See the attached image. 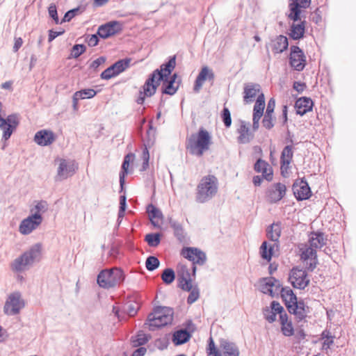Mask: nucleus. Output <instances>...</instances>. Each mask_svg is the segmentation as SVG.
I'll return each mask as SVG.
<instances>
[{
    "instance_id": "obj_53",
    "label": "nucleus",
    "mask_w": 356,
    "mask_h": 356,
    "mask_svg": "<svg viewBox=\"0 0 356 356\" xmlns=\"http://www.w3.org/2000/svg\"><path fill=\"white\" fill-rule=\"evenodd\" d=\"M273 114L265 113L262 120V125L268 130L271 129L274 127Z\"/></svg>"
},
{
    "instance_id": "obj_34",
    "label": "nucleus",
    "mask_w": 356,
    "mask_h": 356,
    "mask_svg": "<svg viewBox=\"0 0 356 356\" xmlns=\"http://www.w3.org/2000/svg\"><path fill=\"white\" fill-rule=\"evenodd\" d=\"M275 278L273 277H264L260 280L261 291L264 293H268L271 297L275 296L273 287L275 284Z\"/></svg>"
},
{
    "instance_id": "obj_54",
    "label": "nucleus",
    "mask_w": 356,
    "mask_h": 356,
    "mask_svg": "<svg viewBox=\"0 0 356 356\" xmlns=\"http://www.w3.org/2000/svg\"><path fill=\"white\" fill-rule=\"evenodd\" d=\"M130 162L127 161V160H123L122 164L121 171L120 172V187L122 188L124 184V177L126 175L129 173V166Z\"/></svg>"
},
{
    "instance_id": "obj_2",
    "label": "nucleus",
    "mask_w": 356,
    "mask_h": 356,
    "mask_svg": "<svg viewBox=\"0 0 356 356\" xmlns=\"http://www.w3.org/2000/svg\"><path fill=\"white\" fill-rule=\"evenodd\" d=\"M218 180L213 175L204 176L200 180L195 193V201L205 203L213 198L218 193Z\"/></svg>"
},
{
    "instance_id": "obj_36",
    "label": "nucleus",
    "mask_w": 356,
    "mask_h": 356,
    "mask_svg": "<svg viewBox=\"0 0 356 356\" xmlns=\"http://www.w3.org/2000/svg\"><path fill=\"white\" fill-rule=\"evenodd\" d=\"M298 306L297 305H287V310L291 314H293L296 317V319L300 322L302 320H304L307 316V314L309 312V309L305 308H300L298 307Z\"/></svg>"
},
{
    "instance_id": "obj_43",
    "label": "nucleus",
    "mask_w": 356,
    "mask_h": 356,
    "mask_svg": "<svg viewBox=\"0 0 356 356\" xmlns=\"http://www.w3.org/2000/svg\"><path fill=\"white\" fill-rule=\"evenodd\" d=\"M161 279L165 284H172L175 279V273L172 268H167L161 274Z\"/></svg>"
},
{
    "instance_id": "obj_52",
    "label": "nucleus",
    "mask_w": 356,
    "mask_h": 356,
    "mask_svg": "<svg viewBox=\"0 0 356 356\" xmlns=\"http://www.w3.org/2000/svg\"><path fill=\"white\" fill-rule=\"evenodd\" d=\"M190 293L187 298V303L191 305L198 300L200 297V290L197 285L192 286V289L189 291Z\"/></svg>"
},
{
    "instance_id": "obj_39",
    "label": "nucleus",
    "mask_w": 356,
    "mask_h": 356,
    "mask_svg": "<svg viewBox=\"0 0 356 356\" xmlns=\"http://www.w3.org/2000/svg\"><path fill=\"white\" fill-rule=\"evenodd\" d=\"M147 213H148L149 218L151 221V223L154 226H157L156 223L154 221V219H162L163 216L162 212L159 209L156 207L152 204H149L147 207Z\"/></svg>"
},
{
    "instance_id": "obj_35",
    "label": "nucleus",
    "mask_w": 356,
    "mask_h": 356,
    "mask_svg": "<svg viewBox=\"0 0 356 356\" xmlns=\"http://www.w3.org/2000/svg\"><path fill=\"white\" fill-rule=\"evenodd\" d=\"M305 31V22H301L300 24H293L291 26L290 38L293 40H300L304 37Z\"/></svg>"
},
{
    "instance_id": "obj_25",
    "label": "nucleus",
    "mask_w": 356,
    "mask_h": 356,
    "mask_svg": "<svg viewBox=\"0 0 356 356\" xmlns=\"http://www.w3.org/2000/svg\"><path fill=\"white\" fill-rule=\"evenodd\" d=\"M260 89V85L258 83H245L243 88V102L245 104H248L252 102L257 93L259 92Z\"/></svg>"
},
{
    "instance_id": "obj_8",
    "label": "nucleus",
    "mask_w": 356,
    "mask_h": 356,
    "mask_svg": "<svg viewBox=\"0 0 356 356\" xmlns=\"http://www.w3.org/2000/svg\"><path fill=\"white\" fill-rule=\"evenodd\" d=\"M78 169V165L74 160L59 159L56 180L61 181L72 177Z\"/></svg>"
},
{
    "instance_id": "obj_51",
    "label": "nucleus",
    "mask_w": 356,
    "mask_h": 356,
    "mask_svg": "<svg viewBox=\"0 0 356 356\" xmlns=\"http://www.w3.org/2000/svg\"><path fill=\"white\" fill-rule=\"evenodd\" d=\"M317 257L316 251L312 246L307 248L303 250L300 254V258L303 261H307L311 259H316Z\"/></svg>"
},
{
    "instance_id": "obj_13",
    "label": "nucleus",
    "mask_w": 356,
    "mask_h": 356,
    "mask_svg": "<svg viewBox=\"0 0 356 356\" xmlns=\"http://www.w3.org/2000/svg\"><path fill=\"white\" fill-rule=\"evenodd\" d=\"M42 221V214L33 213L21 222L19 230L24 235L29 234L41 224Z\"/></svg>"
},
{
    "instance_id": "obj_28",
    "label": "nucleus",
    "mask_w": 356,
    "mask_h": 356,
    "mask_svg": "<svg viewBox=\"0 0 356 356\" xmlns=\"http://www.w3.org/2000/svg\"><path fill=\"white\" fill-rule=\"evenodd\" d=\"M272 50L275 54H280L287 49L289 47L288 38L280 35L271 40Z\"/></svg>"
},
{
    "instance_id": "obj_10",
    "label": "nucleus",
    "mask_w": 356,
    "mask_h": 356,
    "mask_svg": "<svg viewBox=\"0 0 356 356\" xmlns=\"http://www.w3.org/2000/svg\"><path fill=\"white\" fill-rule=\"evenodd\" d=\"M131 60V58H127L116 61L102 72L100 74L101 79L108 80L118 76L129 67Z\"/></svg>"
},
{
    "instance_id": "obj_50",
    "label": "nucleus",
    "mask_w": 356,
    "mask_h": 356,
    "mask_svg": "<svg viewBox=\"0 0 356 356\" xmlns=\"http://www.w3.org/2000/svg\"><path fill=\"white\" fill-rule=\"evenodd\" d=\"M293 156V152L292 150V145H288L284 147L282 151L280 161H288L289 163L291 162Z\"/></svg>"
},
{
    "instance_id": "obj_49",
    "label": "nucleus",
    "mask_w": 356,
    "mask_h": 356,
    "mask_svg": "<svg viewBox=\"0 0 356 356\" xmlns=\"http://www.w3.org/2000/svg\"><path fill=\"white\" fill-rule=\"evenodd\" d=\"M86 50V47L84 44H74L71 50V54L70 56V58H77L81 54H83Z\"/></svg>"
},
{
    "instance_id": "obj_29",
    "label": "nucleus",
    "mask_w": 356,
    "mask_h": 356,
    "mask_svg": "<svg viewBox=\"0 0 356 356\" xmlns=\"http://www.w3.org/2000/svg\"><path fill=\"white\" fill-rule=\"evenodd\" d=\"M97 94V91L91 89H83L79 91H76L72 98L73 107L76 110L77 109V104L79 99H90L95 97Z\"/></svg>"
},
{
    "instance_id": "obj_32",
    "label": "nucleus",
    "mask_w": 356,
    "mask_h": 356,
    "mask_svg": "<svg viewBox=\"0 0 356 356\" xmlns=\"http://www.w3.org/2000/svg\"><path fill=\"white\" fill-rule=\"evenodd\" d=\"M281 222H274L267 228V237L273 241L274 243L279 245V238L281 235Z\"/></svg>"
},
{
    "instance_id": "obj_20",
    "label": "nucleus",
    "mask_w": 356,
    "mask_h": 356,
    "mask_svg": "<svg viewBox=\"0 0 356 356\" xmlns=\"http://www.w3.org/2000/svg\"><path fill=\"white\" fill-rule=\"evenodd\" d=\"M56 140L54 132L51 130L42 129L37 131L34 136V141L38 145L48 146Z\"/></svg>"
},
{
    "instance_id": "obj_3",
    "label": "nucleus",
    "mask_w": 356,
    "mask_h": 356,
    "mask_svg": "<svg viewBox=\"0 0 356 356\" xmlns=\"http://www.w3.org/2000/svg\"><path fill=\"white\" fill-rule=\"evenodd\" d=\"M173 320V311L171 308L157 307L148 314L145 325H148L150 331L170 324Z\"/></svg>"
},
{
    "instance_id": "obj_44",
    "label": "nucleus",
    "mask_w": 356,
    "mask_h": 356,
    "mask_svg": "<svg viewBox=\"0 0 356 356\" xmlns=\"http://www.w3.org/2000/svg\"><path fill=\"white\" fill-rule=\"evenodd\" d=\"M145 241L150 247H156L161 242V234L159 233L147 234L145 237Z\"/></svg>"
},
{
    "instance_id": "obj_33",
    "label": "nucleus",
    "mask_w": 356,
    "mask_h": 356,
    "mask_svg": "<svg viewBox=\"0 0 356 356\" xmlns=\"http://www.w3.org/2000/svg\"><path fill=\"white\" fill-rule=\"evenodd\" d=\"M169 224L174 232V236L179 242H184L186 240V232L183 226L178 221L172 218L169 219Z\"/></svg>"
},
{
    "instance_id": "obj_5",
    "label": "nucleus",
    "mask_w": 356,
    "mask_h": 356,
    "mask_svg": "<svg viewBox=\"0 0 356 356\" xmlns=\"http://www.w3.org/2000/svg\"><path fill=\"white\" fill-rule=\"evenodd\" d=\"M42 245L36 243L31 247L29 250L25 252L14 262V268L17 271L24 270L27 266L32 265L35 261H38L41 257Z\"/></svg>"
},
{
    "instance_id": "obj_1",
    "label": "nucleus",
    "mask_w": 356,
    "mask_h": 356,
    "mask_svg": "<svg viewBox=\"0 0 356 356\" xmlns=\"http://www.w3.org/2000/svg\"><path fill=\"white\" fill-rule=\"evenodd\" d=\"M211 144L210 134L204 128H200L197 134H193L186 138V149L191 155L201 157L209 150Z\"/></svg>"
},
{
    "instance_id": "obj_18",
    "label": "nucleus",
    "mask_w": 356,
    "mask_h": 356,
    "mask_svg": "<svg viewBox=\"0 0 356 356\" xmlns=\"http://www.w3.org/2000/svg\"><path fill=\"white\" fill-rule=\"evenodd\" d=\"M177 74L174 73L170 77H168V79H163V84L161 86V92L162 94L173 95H175L181 83V79H177Z\"/></svg>"
},
{
    "instance_id": "obj_19",
    "label": "nucleus",
    "mask_w": 356,
    "mask_h": 356,
    "mask_svg": "<svg viewBox=\"0 0 356 356\" xmlns=\"http://www.w3.org/2000/svg\"><path fill=\"white\" fill-rule=\"evenodd\" d=\"M293 194L298 200L309 199L312 195L310 187L306 180L302 179L300 184L296 182L293 185Z\"/></svg>"
},
{
    "instance_id": "obj_46",
    "label": "nucleus",
    "mask_w": 356,
    "mask_h": 356,
    "mask_svg": "<svg viewBox=\"0 0 356 356\" xmlns=\"http://www.w3.org/2000/svg\"><path fill=\"white\" fill-rule=\"evenodd\" d=\"M160 265L159 259L155 256H149L145 261V267L147 270L153 271L158 268Z\"/></svg>"
},
{
    "instance_id": "obj_12",
    "label": "nucleus",
    "mask_w": 356,
    "mask_h": 356,
    "mask_svg": "<svg viewBox=\"0 0 356 356\" xmlns=\"http://www.w3.org/2000/svg\"><path fill=\"white\" fill-rule=\"evenodd\" d=\"M286 187L280 182L270 185L266 190V197L270 204L280 202L286 195Z\"/></svg>"
},
{
    "instance_id": "obj_59",
    "label": "nucleus",
    "mask_w": 356,
    "mask_h": 356,
    "mask_svg": "<svg viewBox=\"0 0 356 356\" xmlns=\"http://www.w3.org/2000/svg\"><path fill=\"white\" fill-rule=\"evenodd\" d=\"M263 314L265 319L270 323H273L276 320L275 312L270 307H265L263 309Z\"/></svg>"
},
{
    "instance_id": "obj_23",
    "label": "nucleus",
    "mask_w": 356,
    "mask_h": 356,
    "mask_svg": "<svg viewBox=\"0 0 356 356\" xmlns=\"http://www.w3.org/2000/svg\"><path fill=\"white\" fill-rule=\"evenodd\" d=\"M220 348L222 351V356H239L240 351L237 345L225 339L219 341Z\"/></svg>"
},
{
    "instance_id": "obj_40",
    "label": "nucleus",
    "mask_w": 356,
    "mask_h": 356,
    "mask_svg": "<svg viewBox=\"0 0 356 356\" xmlns=\"http://www.w3.org/2000/svg\"><path fill=\"white\" fill-rule=\"evenodd\" d=\"M335 337L332 334L330 330H325L321 334V339H324L322 350H327L334 343Z\"/></svg>"
},
{
    "instance_id": "obj_37",
    "label": "nucleus",
    "mask_w": 356,
    "mask_h": 356,
    "mask_svg": "<svg viewBox=\"0 0 356 356\" xmlns=\"http://www.w3.org/2000/svg\"><path fill=\"white\" fill-rule=\"evenodd\" d=\"M265 108V97L263 93H261L256 100L255 104L253 108V116L254 118H260L264 115V110Z\"/></svg>"
},
{
    "instance_id": "obj_60",
    "label": "nucleus",
    "mask_w": 356,
    "mask_h": 356,
    "mask_svg": "<svg viewBox=\"0 0 356 356\" xmlns=\"http://www.w3.org/2000/svg\"><path fill=\"white\" fill-rule=\"evenodd\" d=\"M281 331L282 333L286 337H291L293 335L294 330L291 321H289V322L284 323V325H281Z\"/></svg>"
},
{
    "instance_id": "obj_55",
    "label": "nucleus",
    "mask_w": 356,
    "mask_h": 356,
    "mask_svg": "<svg viewBox=\"0 0 356 356\" xmlns=\"http://www.w3.org/2000/svg\"><path fill=\"white\" fill-rule=\"evenodd\" d=\"M221 118L226 128L230 127L232 124L231 113L228 108L224 107L221 112Z\"/></svg>"
},
{
    "instance_id": "obj_61",
    "label": "nucleus",
    "mask_w": 356,
    "mask_h": 356,
    "mask_svg": "<svg viewBox=\"0 0 356 356\" xmlns=\"http://www.w3.org/2000/svg\"><path fill=\"white\" fill-rule=\"evenodd\" d=\"M48 13L49 17L54 19L56 24H60V22L59 21L56 6L54 3L50 4V6L48 8Z\"/></svg>"
},
{
    "instance_id": "obj_4",
    "label": "nucleus",
    "mask_w": 356,
    "mask_h": 356,
    "mask_svg": "<svg viewBox=\"0 0 356 356\" xmlns=\"http://www.w3.org/2000/svg\"><path fill=\"white\" fill-rule=\"evenodd\" d=\"M124 280L123 271L118 268L104 269L97 275V284L104 289H110L120 284Z\"/></svg>"
},
{
    "instance_id": "obj_42",
    "label": "nucleus",
    "mask_w": 356,
    "mask_h": 356,
    "mask_svg": "<svg viewBox=\"0 0 356 356\" xmlns=\"http://www.w3.org/2000/svg\"><path fill=\"white\" fill-rule=\"evenodd\" d=\"M149 340L147 335L143 332H139L137 335L132 337L131 339V345L133 347H141L145 345Z\"/></svg>"
},
{
    "instance_id": "obj_27",
    "label": "nucleus",
    "mask_w": 356,
    "mask_h": 356,
    "mask_svg": "<svg viewBox=\"0 0 356 356\" xmlns=\"http://www.w3.org/2000/svg\"><path fill=\"white\" fill-rule=\"evenodd\" d=\"M327 241V236L322 232H312L309 234V243L314 249H321Z\"/></svg>"
},
{
    "instance_id": "obj_41",
    "label": "nucleus",
    "mask_w": 356,
    "mask_h": 356,
    "mask_svg": "<svg viewBox=\"0 0 356 356\" xmlns=\"http://www.w3.org/2000/svg\"><path fill=\"white\" fill-rule=\"evenodd\" d=\"M290 8V14L289 15V17L292 19L293 22H297L300 19V8L302 6L297 1H294L289 5Z\"/></svg>"
},
{
    "instance_id": "obj_48",
    "label": "nucleus",
    "mask_w": 356,
    "mask_h": 356,
    "mask_svg": "<svg viewBox=\"0 0 356 356\" xmlns=\"http://www.w3.org/2000/svg\"><path fill=\"white\" fill-rule=\"evenodd\" d=\"M140 305L137 302L129 301L124 305V309L129 316H134L137 314Z\"/></svg>"
},
{
    "instance_id": "obj_15",
    "label": "nucleus",
    "mask_w": 356,
    "mask_h": 356,
    "mask_svg": "<svg viewBox=\"0 0 356 356\" xmlns=\"http://www.w3.org/2000/svg\"><path fill=\"white\" fill-rule=\"evenodd\" d=\"M122 29V24L118 21H111L101 25L97 30L99 37L106 39L120 33Z\"/></svg>"
},
{
    "instance_id": "obj_64",
    "label": "nucleus",
    "mask_w": 356,
    "mask_h": 356,
    "mask_svg": "<svg viewBox=\"0 0 356 356\" xmlns=\"http://www.w3.org/2000/svg\"><path fill=\"white\" fill-rule=\"evenodd\" d=\"M270 308L275 312V314H278L279 315L282 312H284V307L277 301L273 300L270 303Z\"/></svg>"
},
{
    "instance_id": "obj_14",
    "label": "nucleus",
    "mask_w": 356,
    "mask_h": 356,
    "mask_svg": "<svg viewBox=\"0 0 356 356\" xmlns=\"http://www.w3.org/2000/svg\"><path fill=\"white\" fill-rule=\"evenodd\" d=\"M181 254L194 264L202 266L207 261L206 254L197 248H186L182 250Z\"/></svg>"
},
{
    "instance_id": "obj_38",
    "label": "nucleus",
    "mask_w": 356,
    "mask_h": 356,
    "mask_svg": "<svg viewBox=\"0 0 356 356\" xmlns=\"http://www.w3.org/2000/svg\"><path fill=\"white\" fill-rule=\"evenodd\" d=\"M280 295L286 308L287 305H291L296 300L297 297L293 290L289 286L281 288Z\"/></svg>"
},
{
    "instance_id": "obj_57",
    "label": "nucleus",
    "mask_w": 356,
    "mask_h": 356,
    "mask_svg": "<svg viewBox=\"0 0 356 356\" xmlns=\"http://www.w3.org/2000/svg\"><path fill=\"white\" fill-rule=\"evenodd\" d=\"M48 209V204L46 201L41 200L38 202L35 207L31 209V212H34V213L41 214L46 212Z\"/></svg>"
},
{
    "instance_id": "obj_26",
    "label": "nucleus",
    "mask_w": 356,
    "mask_h": 356,
    "mask_svg": "<svg viewBox=\"0 0 356 356\" xmlns=\"http://www.w3.org/2000/svg\"><path fill=\"white\" fill-rule=\"evenodd\" d=\"M314 103L311 98L302 97L298 99L295 103L296 113L301 116L312 111Z\"/></svg>"
},
{
    "instance_id": "obj_16",
    "label": "nucleus",
    "mask_w": 356,
    "mask_h": 356,
    "mask_svg": "<svg viewBox=\"0 0 356 356\" xmlns=\"http://www.w3.org/2000/svg\"><path fill=\"white\" fill-rule=\"evenodd\" d=\"M176 66V56H170L168 61L162 64L159 69L154 70L152 73L154 74L159 81L165 79H168Z\"/></svg>"
},
{
    "instance_id": "obj_63",
    "label": "nucleus",
    "mask_w": 356,
    "mask_h": 356,
    "mask_svg": "<svg viewBox=\"0 0 356 356\" xmlns=\"http://www.w3.org/2000/svg\"><path fill=\"white\" fill-rule=\"evenodd\" d=\"M98 36L99 35H97V33L88 35L86 38V41L90 47H95L98 44L99 42Z\"/></svg>"
},
{
    "instance_id": "obj_7",
    "label": "nucleus",
    "mask_w": 356,
    "mask_h": 356,
    "mask_svg": "<svg viewBox=\"0 0 356 356\" xmlns=\"http://www.w3.org/2000/svg\"><path fill=\"white\" fill-rule=\"evenodd\" d=\"M24 302L21 298L19 292L11 293L6 301L3 311L7 315L14 316L19 313L20 310L24 307Z\"/></svg>"
},
{
    "instance_id": "obj_62",
    "label": "nucleus",
    "mask_w": 356,
    "mask_h": 356,
    "mask_svg": "<svg viewBox=\"0 0 356 356\" xmlns=\"http://www.w3.org/2000/svg\"><path fill=\"white\" fill-rule=\"evenodd\" d=\"M290 163H289L288 161H280V164H281L280 170H281V175H282V177H289V169Z\"/></svg>"
},
{
    "instance_id": "obj_24",
    "label": "nucleus",
    "mask_w": 356,
    "mask_h": 356,
    "mask_svg": "<svg viewBox=\"0 0 356 356\" xmlns=\"http://www.w3.org/2000/svg\"><path fill=\"white\" fill-rule=\"evenodd\" d=\"M254 170L257 172H261L263 177L267 181H271L273 177V169L264 160L258 159L254 163Z\"/></svg>"
},
{
    "instance_id": "obj_56",
    "label": "nucleus",
    "mask_w": 356,
    "mask_h": 356,
    "mask_svg": "<svg viewBox=\"0 0 356 356\" xmlns=\"http://www.w3.org/2000/svg\"><path fill=\"white\" fill-rule=\"evenodd\" d=\"M79 13H81L79 7H77V8H73V9H71V10L67 11L65 13L64 17L61 19L60 24H63L66 22H70L73 17H74Z\"/></svg>"
},
{
    "instance_id": "obj_17",
    "label": "nucleus",
    "mask_w": 356,
    "mask_h": 356,
    "mask_svg": "<svg viewBox=\"0 0 356 356\" xmlns=\"http://www.w3.org/2000/svg\"><path fill=\"white\" fill-rule=\"evenodd\" d=\"M215 79V74L211 69L207 66L203 67L199 72L193 87V90L198 92L202 87L204 82L207 80L213 83Z\"/></svg>"
},
{
    "instance_id": "obj_45",
    "label": "nucleus",
    "mask_w": 356,
    "mask_h": 356,
    "mask_svg": "<svg viewBox=\"0 0 356 356\" xmlns=\"http://www.w3.org/2000/svg\"><path fill=\"white\" fill-rule=\"evenodd\" d=\"M178 287L185 291L192 289L191 277H177Z\"/></svg>"
},
{
    "instance_id": "obj_30",
    "label": "nucleus",
    "mask_w": 356,
    "mask_h": 356,
    "mask_svg": "<svg viewBox=\"0 0 356 356\" xmlns=\"http://www.w3.org/2000/svg\"><path fill=\"white\" fill-rule=\"evenodd\" d=\"M279 246L280 245L277 243H273L268 246L267 241H264L259 248L261 257L268 262L270 261L275 248L278 250Z\"/></svg>"
},
{
    "instance_id": "obj_11",
    "label": "nucleus",
    "mask_w": 356,
    "mask_h": 356,
    "mask_svg": "<svg viewBox=\"0 0 356 356\" xmlns=\"http://www.w3.org/2000/svg\"><path fill=\"white\" fill-rule=\"evenodd\" d=\"M289 64L295 70H303L306 65V58L302 50L298 46L293 45L290 48Z\"/></svg>"
},
{
    "instance_id": "obj_9",
    "label": "nucleus",
    "mask_w": 356,
    "mask_h": 356,
    "mask_svg": "<svg viewBox=\"0 0 356 356\" xmlns=\"http://www.w3.org/2000/svg\"><path fill=\"white\" fill-rule=\"evenodd\" d=\"M289 279L292 286L299 289H305L310 282L307 272L297 266L291 270Z\"/></svg>"
},
{
    "instance_id": "obj_6",
    "label": "nucleus",
    "mask_w": 356,
    "mask_h": 356,
    "mask_svg": "<svg viewBox=\"0 0 356 356\" xmlns=\"http://www.w3.org/2000/svg\"><path fill=\"white\" fill-rule=\"evenodd\" d=\"M19 124V116L16 113L10 114L3 118L0 115V128L3 129L2 140H8Z\"/></svg>"
},
{
    "instance_id": "obj_31",
    "label": "nucleus",
    "mask_w": 356,
    "mask_h": 356,
    "mask_svg": "<svg viewBox=\"0 0 356 356\" xmlns=\"http://www.w3.org/2000/svg\"><path fill=\"white\" fill-rule=\"evenodd\" d=\"M191 337V333L186 329L175 331L172 335V342L175 346H180L188 342Z\"/></svg>"
},
{
    "instance_id": "obj_22",
    "label": "nucleus",
    "mask_w": 356,
    "mask_h": 356,
    "mask_svg": "<svg viewBox=\"0 0 356 356\" xmlns=\"http://www.w3.org/2000/svg\"><path fill=\"white\" fill-rule=\"evenodd\" d=\"M161 81H159L154 74L151 73L143 86V92L146 97H152L156 91Z\"/></svg>"
},
{
    "instance_id": "obj_58",
    "label": "nucleus",
    "mask_w": 356,
    "mask_h": 356,
    "mask_svg": "<svg viewBox=\"0 0 356 356\" xmlns=\"http://www.w3.org/2000/svg\"><path fill=\"white\" fill-rule=\"evenodd\" d=\"M177 277H191V274L190 273L188 266L182 263L177 265Z\"/></svg>"
},
{
    "instance_id": "obj_47",
    "label": "nucleus",
    "mask_w": 356,
    "mask_h": 356,
    "mask_svg": "<svg viewBox=\"0 0 356 356\" xmlns=\"http://www.w3.org/2000/svg\"><path fill=\"white\" fill-rule=\"evenodd\" d=\"M207 353L208 356H222V353L216 347L214 341L211 337H209L208 340Z\"/></svg>"
},
{
    "instance_id": "obj_21",
    "label": "nucleus",
    "mask_w": 356,
    "mask_h": 356,
    "mask_svg": "<svg viewBox=\"0 0 356 356\" xmlns=\"http://www.w3.org/2000/svg\"><path fill=\"white\" fill-rule=\"evenodd\" d=\"M250 124H247L245 121H241L240 127L237 129L238 136L237 142L240 144L249 143L254 137L253 131H250Z\"/></svg>"
}]
</instances>
